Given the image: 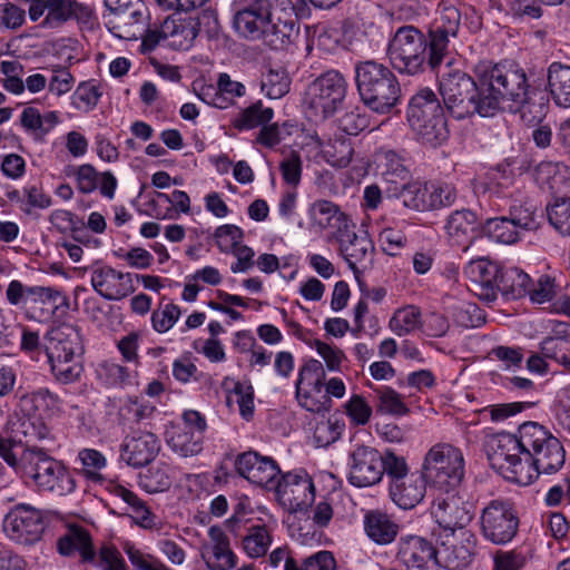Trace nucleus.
I'll return each mask as SVG.
<instances>
[{
  "label": "nucleus",
  "mask_w": 570,
  "mask_h": 570,
  "mask_svg": "<svg viewBox=\"0 0 570 570\" xmlns=\"http://www.w3.org/2000/svg\"><path fill=\"white\" fill-rule=\"evenodd\" d=\"M214 238L218 249L228 254L242 244L244 232L236 225L225 224L215 229Z\"/></svg>",
  "instance_id": "774afa93"
},
{
  "label": "nucleus",
  "mask_w": 570,
  "mask_h": 570,
  "mask_svg": "<svg viewBox=\"0 0 570 570\" xmlns=\"http://www.w3.org/2000/svg\"><path fill=\"white\" fill-rule=\"evenodd\" d=\"M325 375L323 364L318 360L309 358L298 368L295 389L324 385Z\"/></svg>",
  "instance_id": "13d9d810"
},
{
  "label": "nucleus",
  "mask_w": 570,
  "mask_h": 570,
  "mask_svg": "<svg viewBox=\"0 0 570 570\" xmlns=\"http://www.w3.org/2000/svg\"><path fill=\"white\" fill-rule=\"evenodd\" d=\"M383 158L384 169L382 176L386 183L400 186L409 179L410 173L404 166L402 158L395 151H385Z\"/></svg>",
  "instance_id": "bf43d9fd"
},
{
  "label": "nucleus",
  "mask_w": 570,
  "mask_h": 570,
  "mask_svg": "<svg viewBox=\"0 0 570 570\" xmlns=\"http://www.w3.org/2000/svg\"><path fill=\"white\" fill-rule=\"evenodd\" d=\"M196 38L193 20L174 13L166 18L159 27L148 29L142 38L141 47L145 51H153L160 41L175 50L189 49Z\"/></svg>",
  "instance_id": "ddd939ff"
},
{
  "label": "nucleus",
  "mask_w": 570,
  "mask_h": 570,
  "mask_svg": "<svg viewBox=\"0 0 570 570\" xmlns=\"http://www.w3.org/2000/svg\"><path fill=\"white\" fill-rule=\"evenodd\" d=\"M334 239L338 244L340 255L354 272L357 269V265L366 262L371 263L374 253V244L366 234H356L354 223H352L346 230L334 235Z\"/></svg>",
  "instance_id": "bb28decb"
},
{
  "label": "nucleus",
  "mask_w": 570,
  "mask_h": 570,
  "mask_svg": "<svg viewBox=\"0 0 570 570\" xmlns=\"http://www.w3.org/2000/svg\"><path fill=\"white\" fill-rule=\"evenodd\" d=\"M348 83L337 70H327L314 79L305 91L304 102L312 117L326 120L344 104Z\"/></svg>",
  "instance_id": "9d476101"
},
{
  "label": "nucleus",
  "mask_w": 570,
  "mask_h": 570,
  "mask_svg": "<svg viewBox=\"0 0 570 570\" xmlns=\"http://www.w3.org/2000/svg\"><path fill=\"white\" fill-rule=\"evenodd\" d=\"M45 340L46 356L56 380L63 384L76 381L82 371V366L76 361L83 353L80 328L62 323L52 327Z\"/></svg>",
  "instance_id": "39448f33"
},
{
  "label": "nucleus",
  "mask_w": 570,
  "mask_h": 570,
  "mask_svg": "<svg viewBox=\"0 0 570 570\" xmlns=\"http://www.w3.org/2000/svg\"><path fill=\"white\" fill-rule=\"evenodd\" d=\"M379 405L377 410L394 416H402L409 413V407L404 403L401 394L392 387L383 386L375 390Z\"/></svg>",
  "instance_id": "4d7b16f0"
},
{
  "label": "nucleus",
  "mask_w": 570,
  "mask_h": 570,
  "mask_svg": "<svg viewBox=\"0 0 570 570\" xmlns=\"http://www.w3.org/2000/svg\"><path fill=\"white\" fill-rule=\"evenodd\" d=\"M181 311L174 303H160L151 313L153 328L158 333L168 332L179 320Z\"/></svg>",
  "instance_id": "e2e57ef3"
},
{
  "label": "nucleus",
  "mask_w": 570,
  "mask_h": 570,
  "mask_svg": "<svg viewBox=\"0 0 570 570\" xmlns=\"http://www.w3.org/2000/svg\"><path fill=\"white\" fill-rule=\"evenodd\" d=\"M66 175L76 178L77 188L81 194H90L98 187L100 174L89 164H83L78 167H68Z\"/></svg>",
  "instance_id": "0e129e2a"
},
{
  "label": "nucleus",
  "mask_w": 570,
  "mask_h": 570,
  "mask_svg": "<svg viewBox=\"0 0 570 570\" xmlns=\"http://www.w3.org/2000/svg\"><path fill=\"white\" fill-rule=\"evenodd\" d=\"M382 459L384 468V470H382V478L386 474L389 485H393L411 474L405 458L396 455L392 451H386L382 454Z\"/></svg>",
  "instance_id": "69168bd1"
},
{
  "label": "nucleus",
  "mask_w": 570,
  "mask_h": 570,
  "mask_svg": "<svg viewBox=\"0 0 570 570\" xmlns=\"http://www.w3.org/2000/svg\"><path fill=\"white\" fill-rule=\"evenodd\" d=\"M461 14L454 7L443 8L430 23L426 35L414 26L400 27L389 42L387 56L400 73L417 76L430 70L436 75L456 38Z\"/></svg>",
  "instance_id": "f257e3e1"
},
{
  "label": "nucleus",
  "mask_w": 570,
  "mask_h": 570,
  "mask_svg": "<svg viewBox=\"0 0 570 570\" xmlns=\"http://www.w3.org/2000/svg\"><path fill=\"white\" fill-rule=\"evenodd\" d=\"M59 396L47 387L22 393L18 406L23 414L40 415L41 411H60Z\"/></svg>",
  "instance_id": "58836bf2"
},
{
  "label": "nucleus",
  "mask_w": 570,
  "mask_h": 570,
  "mask_svg": "<svg viewBox=\"0 0 570 570\" xmlns=\"http://www.w3.org/2000/svg\"><path fill=\"white\" fill-rule=\"evenodd\" d=\"M166 442L173 452L179 456L189 458L203 451L204 435L186 428L170 425L166 431Z\"/></svg>",
  "instance_id": "4c0bfd02"
},
{
  "label": "nucleus",
  "mask_w": 570,
  "mask_h": 570,
  "mask_svg": "<svg viewBox=\"0 0 570 570\" xmlns=\"http://www.w3.org/2000/svg\"><path fill=\"white\" fill-rule=\"evenodd\" d=\"M200 557L209 570H230L237 564L229 538L218 525L208 529V539L200 546Z\"/></svg>",
  "instance_id": "5701e85b"
},
{
  "label": "nucleus",
  "mask_w": 570,
  "mask_h": 570,
  "mask_svg": "<svg viewBox=\"0 0 570 570\" xmlns=\"http://www.w3.org/2000/svg\"><path fill=\"white\" fill-rule=\"evenodd\" d=\"M272 108L263 107L262 101H257L245 108L234 120V127L244 130L263 126L273 118Z\"/></svg>",
  "instance_id": "3c124183"
},
{
  "label": "nucleus",
  "mask_w": 570,
  "mask_h": 570,
  "mask_svg": "<svg viewBox=\"0 0 570 570\" xmlns=\"http://www.w3.org/2000/svg\"><path fill=\"white\" fill-rule=\"evenodd\" d=\"M454 489L443 490L431 505V514L435 522L449 533L465 528L473 518L472 505L453 492Z\"/></svg>",
  "instance_id": "dca6fc26"
},
{
  "label": "nucleus",
  "mask_w": 570,
  "mask_h": 570,
  "mask_svg": "<svg viewBox=\"0 0 570 570\" xmlns=\"http://www.w3.org/2000/svg\"><path fill=\"white\" fill-rule=\"evenodd\" d=\"M50 304L51 311L40 308L39 314L30 315L31 320L35 321H48L52 315L63 316L67 315L70 309L69 297L60 289L49 286H30L27 296V304Z\"/></svg>",
  "instance_id": "473e14b6"
},
{
  "label": "nucleus",
  "mask_w": 570,
  "mask_h": 570,
  "mask_svg": "<svg viewBox=\"0 0 570 570\" xmlns=\"http://www.w3.org/2000/svg\"><path fill=\"white\" fill-rule=\"evenodd\" d=\"M120 547L136 570H165L166 568L157 557L145 552L131 541H124Z\"/></svg>",
  "instance_id": "603ef678"
},
{
  "label": "nucleus",
  "mask_w": 570,
  "mask_h": 570,
  "mask_svg": "<svg viewBox=\"0 0 570 570\" xmlns=\"http://www.w3.org/2000/svg\"><path fill=\"white\" fill-rule=\"evenodd\" d=\"M90 283L95 292L107 301H121L136 291L134 274L108 265L94 268Z\"/></svg>",
  "instance_id": "aec40b11"
},
{
  "label": "nucleus",
  "mask_w": 570,
  "mask_h": 570,
  "mask_svg": "<svg viewBox=\"0 0 570 570\" xmlns=\"http://www.w3.org/2000/svg\"><path fill=\"white\" fill-rule=\"evenodd\" d=\"M355 80L363 102L377 114H387L401 98V87L391 69L375 61L356 66Z\"/></svg>",
  "instance_id": "0eeeda50"
},
{
  "label": "nucleus",
  "mask_w": 570,
  "mask_h": 570,
  "mask_svg": "<svg viewBox=\"0 0 570 570\" xmlns=\"http://www.w3.org/2000/svg\"><path fill=\"white\" fill-rule=\"evenodd\" d=\"M523 431L524 423L519 426L517 434L500 432L488 435L484 450L492 469L511 482L528 485L531 484V474H527L524 470Z\"/></svg>",
  "instance_id": "6e6552de"
},
{
  "label": "nucleus",
  "mask_w": 570,
  "mask_h": 570,
  "mask_svg": "<svg viewBox=\"0 0 570 570\" xmlns=\"http://www.w3.org/2000/svg\"><path fill=\"white\" fill-rule=\"evenodd\" d=\"M160 449V440L155 433L139 431L124 439L120 449V458L128 465L140 468L154 461Z\"/></svg>",
  "instance_id": "393cba45"
},
{
  "label": "nucleus",
  "mask_w": 570,
  "mask_h": 570,
  "mask_svg": "<svg viewBox=\"0 0 570 570\" xmlns=\"http://www.w3.org/2000/svg\"><path fill=\"white\" fill-rule=\"evenodd\" d=\"M363 524L366 535L381 546L393 542L399 533V525L394 520L380 510L367 511Z\"/></svg>",
  "instance_id": "e433bc0d"
},
{
  "label": "nucleus",
  "mask_w": 570,
  "mask_h": 570,
  "mask_svg": "<svg viewBox=\"0 0 570 570\" xmlns=\"http://www.w3.org/2000/svg\"><path fill=\"white\" fill-rule=\"evenodd\" d=\"M233 26L244 39L256 41L261 30L274 12L272 0H233Z\"/></svg>",
  "instance_id": "2eb2a0df"
},
{
  "label": "nucleus",
  "mask_w": 570,
  "mask_h": 570,
  "mask_svg": "<svg viewBox=\"0 0 570 570\" xmlns=\"http://www.w3.org/2000/svg\"><path fill=\"white\" fill-rule=\"evenodd\" d=\"M428 483L422 471L412 472L395 484L389 485V495L399 508L410 510L422 502Z\"/></svg>",
  "instance_id": "2f4dec72"
},
{
  "label": "nucleus",
  "mask_w": 570,
  "mask_h": 570,
  "mask_svg": "<svg viewBox=\"0 0 570 570\" xmlns=\"http://www.w3.org/2000/svg\"><path fill=\"white\" fill-rule=\"evenodd\" d=\"M45 519L40 510L29 504H17L6 514L2 523L6 535L18 544L38 542L45 531Z\"/></svg>",
  "instance_id": "4468645a"
},
{
  "label": "nucleus",
  "mask_w": 570,
  "mask_h": 570,
  "mask_svg": "<svg viewBox=\"0 0 570 570\" xmlns=\"http://www.w3.org/2000/svg\"><path fill=\"white\" fill-rule=\"evenodd\" d=\"M523 445H525L524 470L531 471V483L540 474H554L564 464L566 451L558 438L538 422H524Z\"/></svg>",
  "instance_id": "423d86ee"
},
{
  "label": "nucleus",
  "mask_w": 570,
  "mask_h": 570,
  "mask_svg": "<svg viewBox=\"0 0 570 570\" xmlns=\"http://www.w3.org/2000/svg\"><path fill=\"white\" fill-rule=\"evenodd\" d=\"M553 332L556 335L547 336L540 343V351L547 358L553 360L556 363L567 352L570 341L567 338V325L558 324Z\"/></svg>",
  "instance_id": "5fc2aeb1"
},
{
  "label": "nucleus",
  "mask_w": 570,
  "mask_h": 570,
  "mask_svg": "<svg viewBox=\"0 0 570 570\" xmlns=\"http://www.w3.org/2000/svg\"><path fill=\"white\" fill-rule=\"evenodd\" d=\"M508 216L518 230H535L541 225L542 212L530 203L512 204Z\"/></svg>",
  "instance_id": "49530a36"
},
{
  "label": "nucleus",
  "mask_w": 570,
  "mask_h": 570,
  "mask_svg": "<svg viewBox=\"0 0 570 570\" xmlns=\"http://www.w3.org/2000/svg\"><path fill=\"white\" fill-rule=\"evenodd\" d=\"M421 324V313L415 306L397 309L390 320L391 330L399 336L407 335Z\"/></svg>",
  "instance_id": "864d4df0"
},
{
  "label": "nucleus",
  "mask_w": 570,
  "mask_h": 570,
  "mask_svg": "<svg viewBox=\"0 0 570 570\" xmlns=\"http://www.w3.org/2000/svg\"><path fill=\"white\" fill-rule=\"evenodd\" d=\"M41 8L39 27L43 29H58L70 19L88 23L92 18V10L76 0H45Z\"/></svg>",
  "instance_id": "b1692460"
},
{
  "label": "nucleus",
  "mask_w": 570,
  "mask_h": 570,
  "mask_svg": "<svg viewBox=\"0 0 570 570\" xmlns=\"http://www.w3.org/2000/svg\"><path fill=\"white\" fill-rule=\"evenodd\" d=\"M441 547L436 548V567L443 566L449 570H463L472 561L475 541L473 534L462 532L461 539L448 533Z\"/></svg>",
  "instance_id": "a878e982"
},
{
  "label": "nucleus",
  "mask_w": 570,
  "mask_h": 570,
  "mask_svg": "<svg viewBox=\"0 0 570 570\" xmlns=\"http://www.w3.org/2000/svg\"><path fill=\"white\" fill-rule=\"evenodd\" d=\"M382 453L373 446L357 445L348 454V482L367 488L382 481Z\"/></svg>",
  "instance_id": "f3484780"
},
{
  "label": "nucleus",
  "mask_w": 570,
  "mask_h": 570,
  "mask_svg": "<svg viewBox=\"0 0 570 570\" xmlns=\"http://www.w3.org/2000/svg\"><path fill=\"white\" fill-rule=\"evenodd\" d=\"M228 404L235 402L238 406L240 415L245 420H249L254 413V390L250 384L236 382L233 390L230 391Z\"/></svg>",
  "instance_id": "680f3d73"
},
{
  "label": "nucleus",
  "mask_w": 570,
  "mask_h": 570,
  "mask_svg": "<svg viewBox=\"0 0 570 570\" xmlns=\"http://www.w3.org/2000/svg\"><path fill=\"white\" fill-rule=\"evenodd\" d=\"M307 214L313 228L321 232L331 230L333 237L346 230L353 223L337 204L327 199H316L313 202Z\"/></svg>",
  "instance_id": "cd10ccee"
},
{
  "label": "nucleus",
  "mask_w": 570,
  "mask_h": 570,
  "mask_svg": "<svg viewBox=\"0 0 570 570\" xmlns=\"http://www.w3.org/2000/svg\"><path fill=\"white\" fill-rule=\"evenodd\" d=\"M469 273L476 288V295L487 302L497 299L499 292V279L502 273V267L494 262L487 259H479L472 262L469 267Z\"/></svg>",
  "instance_id": "f704fd0d"
},
{
  "label": "nucleus",
  "mask_w": 570,
  "mask_h": 570,
  "mask_svg": "<svg viewBox=\"0 0 570 570\" xmlns=\"http://www.w3.org/2000/svg\"><path fill=\"white\" fill-rule=\"evenodd\" d=\"M436 558V548L423 537H402L397 543L396 559L409 570H438Z\"/></svg>",
  "instance_id": "4be33fe9"
},
{
  "label": "nucleus",
  "mask_w": 570,
  "mask_h": 570,
  "mask_svg": "<svg viewBox=\"0 0 570 570\" xmlns=\"http://www.w3.org/2000/svg\"><path fill=\"white\" fill-rule=\"evenodd\" d=\"M428 185L420 183L409 184L405 181L394 187V195L401 199L403 206L419 212L428 210Z\"/></svg>",
  "instance_id": "c03bdc74"
},
{
  "label": "nucleus",
  "mask_w": 570,
  "mask_h": 570,
  "mask_svg": "<svg viewBox=\"0 0 570 570\" xmlns=\"http://www.w3.org/2000/svg\"><path fill=\"white\" fill-rule=\"evenodd\" d=\"M18 433L24 435L28 440H46L50 436V429L45 423L41 415L23 414L17 424Z\"/></svg>",
  "instance_id": "338daca9"
},
{
  "label": "nucleus",
  "mask_w": 570,
  "mask_h": 570,
  "mask_svg": "<svg viewBox=\"0 0 570 570\" xmlns=\"http://www.w3.org/2000/svg\"><path fill=\"white\" fill-rule=\"evenodd\" d=\"M549 223L562 235L570 236V198H557L547 206Z\"/></svg>",
  "instance_id": "6e6d98bb"
},
{
  "label": "nucleus",
  "mask_w": 570,
  "mask_h": 570,
  "mask_svg": "<svg viewBox=\"0 0 570 570\" xmlns=\"http://www.w3.org/2000/svg\"><path fill=\"white\" fill-rule=\"evenodd\" d=\"M156 411V406L149 401L135 397L129 399L119 410V420L124 425L138 424L150 419Z\"/></svg>",
  "instance_id": "09e8293b"
},
{
  "label": "nucleus",
  "mask_w": 570,
  "mask_h": 570,
  "mask_svg": "<svg viewBox=\"0 0 570 570\" xmlns=\"http://www.w3.org/2000/svg\"><path fill=\"white\" fill-rule=\"evenodd\" d=\"M345 430V423L340 417L331 416L316 424L314 439L318 446H327L337 441Z\"/></svg>",
  "instance_id": "052dcab7"
},
{
  "label": "nucleus",
  "mask_w": 570,
  "mask_h": 570,
  "mask_svg": "<svg viewBox=\"0 0 570 570\" xmlns=\"http://www.w3.org/2000/svg\"><path fill=\"white\" fill-rule=\"evenodd\" d=\"M474 72L481 81V110L485 117L497 115L505 104H520L527 98V75L517 65L481 61Z\"/></svg>",
  "instance_id": "f03ea898"
},
{
  "label": "nucleus",
  "mask_w": 570,
  "mask_h": 570,
  "mask_svg": "<svg viewBox=\"0 0 570 570\" xmlns=\"http://www.w3.org/2000/svg\"><path fill=\"white\" fill-rule=\"evenodd\" d=\"M57 550L63 557L79 554L81 562H95L97 552L92 538L87 529L71 524L65 534L57 540Z\"/></svg>",
  "instance_id": "c756f323"
},
{
  "label": "nucleus",
  "mask_w": 570,
  "mask_h": 570,
  "mask_svg": "<svg viewBox=\"0 0 570 570\" xmlns=\"http://www.w3.org/2000/svg\"><path fill=\"white\" fill-rule=\"evenodd\" d=\"M550 92L560 107H570V66L553 62L548 70Z\"/></svg>",
  "instance_id": "a19ab883"
},
{
  "label": "nucleus",
  "mask_w": 570,
  "mask_h": 570,
  "mask_svg": "<svg viewBox=\"0 0 570 570\" xmlns=\"http://www.w3.org/2000/svg\"><path fill=\"white\" fill-rule=\"evenodd\" d=\"M256 38L273 50H286L299 35L296 17L286 10L274 11Z\"/></svg>",
  "instance_id": "412c9836"
},
{
  "label": "nucleus",
  "mask_w": 570,
  "mask_h": 570,
  "mask_svg": "<svg viewBox=\"0 0 570 570\" xmlns=\"http://www.w3.org/2000/svg\"><path fill=\"white\" fill-rule=\"evenodd\" d=\"M174 468L166 462H158L139 473L138 484L148 493H160L170 489Z\"/></svg>",
  "instance_id": "ea45409f"
},
{
  "label": "nucleus",
  "mask_w": 570,
  "mask_h": 570,
  "mask_svg": "<svg viewBox=\"0 0 570 570\" xmlns=\"http://www.w3.org/2000/svg\"><path fill=\"white\" fill-rule=\"evenodd\" d=\"M77 461L80 463V471L86 479L94 482L102 480L100 472L107 466V459L100 451L83 448L79 450Z\"/></svg>",
  "instance_id": "8fccbe9b"
},
{
  "label": "nucleus",
  "mask_w": 570,
  "mask_h": 570,
  "mask_svg": "<svg viewBox=\"0 0 570 570\" xmlns=\"http://www.w3.org/2000/svg\"><path fill=\"white\" fill-rule=\"evenodd\" d=\"M537 184L552 194L570 191V167L563 161H541L534 169Z\"/></svg>",
  "instance_id": "c9c22d12"
},
{
  "label": "nucleus",
  "mask_w": 570,
  "mask_h": 570,
  "mask_svg": "<svg viewBox=\"0 0 570 570\" xmlns=\"http://www.w3.org/2000/svg\"><path fill=\"white\" fill-rule=\"evenodd\" d=\"M19 476L32 483L39 492L67 495L76 490V480L68 468L37 446H27L22 451V471Z\"/></svg>",
  "instance_id": "20e7f679"
},
{
  "label": "nucleus",
  "mask_w": 570,
  "mask_h": 570,
  "mask_svg": "<svg viewBox=\"0 0 570 570\" xmlns=\"http://www.w3.org/2000/svg\"><path fill=\"white\" fill-rule=\"evenodd\" d=\"M499 292L511 298H521L527 295L532 285V278L518 267L502 268L499 279Z\"/></svg>",
  "instance_id": "79ce46f5"
},
{
  "label": "nucleus",
  "mask_w": 570,
  "mask_h": 570,
  "mask_svg": "<svg viewBox=\"0 0 570 570\" xmlns=\"http://www.w3.org/2000/svg\"><path fill=\"white\" fill-rule=\"evenodd\" d=\"M298 404L306 411L321 413L330 411L332 400L324 393V385L295 389Z\"/></svg>",
  "instance_id": "de8ad7c7"
},
{
  "label": "nucleus",
  "mask_w": 570,
  "mask_h": 570,
  "mask_svg": "<svg viewBox=\"0 0 570 570\" xmlns=\"http://www.w3.org/2000/svg\"><path fill=\"white\" fill-rule=\"evenodd\" d=\"M406 120L416 140L424 146L440 147L450 137L444 108L430 88H422L411 97Z\"/></svg>",
  "instance_id": "7ed1b4c3"
},
{
  "label": "nucleus",
  "mask_w": 570,
  "mask_h": 570,
  "mask_svg": "<svg viewBox=\"0 0 570 570\" xmlns=\"http://www.w3.org/2000/svg\"><path fill=\"white\" fill-rule=\"evenodd\" d=\"M482 223L478 215L468 208L452 212L445 220V233L452 244L468 248V246L481 236Z\"/></svg>",
  "instance_id": "c85d7f7f"
},
{
  "label": "nucleus",
  "mask_w": 570,
  "mask_h": 570,
  "mask_svg": "<svg viewBox=\"0 0 570 570\" xmlns=\"http://www.w3.org/2000/svg\"><path fill=\"white\" fill-rule=\"evenodd\" d=\"M145 19L144 4L136 2L126 11L108 17L105 24L115 37L132 40L138 37L144 38L146 35L147 30L144 29Z\"/></svg>",
  "instance_id": "7c9ffc66"
},
{
  "label": "nucleus",
  "mask_w": 570,
  "mask_h": 570,
  "mask_svg": "<svg viewBox=\"0 0 570 570\" xmlns=\"http://www.w3.org/2000/svg\"><path fill=\"white\" fill-rule=\"evenodd\" d=\"M234 466L236 472L250 483L272 490L276 487L281 469L271 456L261 455L256 451H246L236 456Z\"/></svg>",
  "instance_id": "6ab92c4d"
},
{
  "label": "nucleus",
  "mask_w": 570,
  "mask_h": 570,
  "mask_svg": "<svg viewBox=\"0 0 570 570\" xmlns=\"http://www.w3.org/2000/svg\"><path fill=\"white\" fill-rule=\"evenodd\" d=\"M291 77L285 68H269L262 76L261 89L271 99H279L284 97L291 88Z\"/></svg>",
  "instance_id": "a18cd8bd"
},
{
  "label": "nucleus",
  "mask_w": 570,
  "mask_h": 570,
  "mask_svg": "<svg viewBox=\"0 0 570 570\" xmlns=\"http://www.w3.org/2000/svg\"><path fill=\"white\" fill-rule=\"evenodd\" d=\"M273 487L282 504L291 510H303L309 507L315 499V488L312 479L305 471L287 472L277 478Z\"/></svg>",
  "instance_id": "a211bd4d"
},
{
  "label": "nucleus",
  "mask_w": 570,
  "mask_h": 570,
  "mask_svg": "<svg viewBox=\"0 0 570 570\" xmlns=\"http://www.w3.org/2000/svg\"><path fill=\"white\" fill-rule=\"evenodd\" d=\"M520 518L514 504L509 500L490 501L480 515L482 537L497 546L511 542L518 534Z\"/></svg>",
  "instance_id": "f8f14e48"
},
{
  "label": "nucleus",
  "mask_w": 570,
  "mask_h": 570,
  "mask_svg": "<svg viewBox=\"0 0 570 570\" xmlns=\"http://www.w3.org/2000/svg\"><path fill=\"white\" fill-rule=\"evenodd\" d=\"M481 235L502 243L514 244L520 239V232L509 216L488 218L482 223Z\"/></svg>",
  "instance_id": "37998d69"
},
{
  "label": "nucleus",
  "mask_w": 570,
  "mask_h": 570,
  "mask_svg": "<svg viewBox=\"0 0 570 570\" xmlns=\"http://www.w3.org/2000/svg\"><path fill=\"white\" fill-rule=\"evenodd\" d=\"M421 471L429 484L439 490L455 489L464 475V458L449 443L434 444L425 454Z\"/></svg>",
  "instance_id": "9b49d317"
},
{
  "label": "nucleus",
  "mask_w": 570,
  "mask_h": 570,
  "mask_svg": "<svg viewBox=\"0 0 570 570\" xmlns=\"http://www.w3.org/2000/svg\"><path fill=\"white\" fill-rule=\"evenodd\" d=\"M238 520L233 517L228 519L227 523L232 532L240 537V544L243 551L252 559H257L266 556L272 542V530L261 521L245 525V533L239 534L235 525Z\"/></svg>",
  "instance_id": "72a5a7b5"
},
{
  "label": "nucleus",
  "mask_w": 570,
  "mask_h": 570,
  "mask_svg": "<svg viewBox=\"0 0 570 570\" xmlns=\"http://www.w3.org/2000/svg\"><path fill=\"white\" fill-rule=\"evenodd\" d=\"M439 90L449 112L456 119H464L481 110V81L475 76L473 79L460 69H453L448 62L439 72Z\"/></svg>",
  "instance_id": "1a4fd4ad"
}]
</instances>
